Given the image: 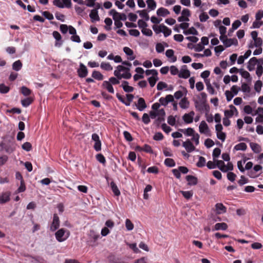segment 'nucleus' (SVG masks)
<instances>
[{"instance_id":"1","label":"nucleus","mask_w":263,"mask_h":263,"mask_svg":"<svg viewBox=\"0 0 263 263\" xmlns=\"http://www.w3.org/2000/svg\"><path fill=\"white\" fill-rule=\"evenodd\" d=\"M195 107L197 111L201 113H209L210 107L207 102H200L197 100L194 101Z\"/></svg>"},{"instance_id":"2","label":"nucleus","mask_w":263,"mask_h":263,"mask_svg":"<svg viewBox=\"0 0 263 263\" xmlns=\"http://www.w3.org/2000/svg\"><path fill=\"white\" fill-rule=\"evenodd\" d=\"M109 14L112 16V18L117 21H125L127 19V16L125 13H119L117 12L115 9H111L109 12Z\"/></svg>"},{"instance_id":"3","label":"nucleus","mask_w":263,"mask_h":263,"mask_svg":"<svg viewBox=\"0 0 263 263\" xmlns=\"http://www.w3.org/2000/svg\"><path fill=\"white\" fill-rule=\"evenodd\" d=\"M77 72L80 78H85L88 73L87 67L82 63H80L79 67L77 69Z\"/></svg>"},{"instance_id":"4","label":"nucleus","mask_w":263,"mask_h":263,"mask_svg":"<svg viewBox=\"0 0 263 263\" xmlns=\"http://www.w3.org/2000/svg\"><path fill=\"white\" fill-rule=\"evenodd\" d=\"M91 139L95 142L93 148L96 152H99L101 150V141L99 135L96 133H93L91 135Z\"/></svg>"},{"instance_id":"5","label":"nucleus","mask_w":263,"mask_h":263,"mask_svg":"<svg viewBox=\"0 0 263 263\" xmlns=\"http://www.w3.org/2000/svg\"><path fill=\"white\" fill-rule=\"evenodd\" d=\"M191 74L190 70L187 69L186 65L181 66L180 70L178 73V77L180 78L187 79L190 77Z\"/></svg>"},{"instance_id":"6","label":"nucleus","mask_w":263,"mask_h":263,"mask_svg":"<svg viewBox=\"0 0 263 263\" xmlns=\"http://www.w3.org/2000/svg\"><path fill=\"white\" fill-rule=\"evenodd\" d=\"M174 100V97L172 95H167L165 98L161 97L159 99V103L162 106H166L168 103L172 102Z\"/></svg>"},{"instance_id":"7","label":"nucleus","mask_w":263,"mask_h":263,"mask_svg":"<svg viewBox=\"0 0 263 263\" xmlns=\"http://www.w3.org/2000/svg\"><path fill=\"white\" fill-rule=\"evenodd\" d=\"M194 115V111H191L189 113L185 114L182 116V120L186 124L192 123L193 122Z\"/></svg>"},{"instance_id":"8","label":"nucleus","mask_w":263,"mask_h":263,"mask_svg":"<svg viewBox=\"0 0 263 263\" xmlns=\"http://www.w3.org/2000/svg\"><path fill=\"white\" fill-rule=\"evenodd\" d=\"M11 192L6 191L0 194V204H4L10 199Z\"/></svg>"},{"instance_id":"9","label":"nucleus","mask_w":263,"mask_h":263,"mask_svg":"<svg viewBox=\"0 0 263 263\" xmlns=\"http://www.w3.org/2000/svg\"><path fill=\"white\" fill-rule=\"evenodd\" d=\"M199 130L201 134H203L206 135L210 133V130L209 127L204 121H202L199 126Z\"/></svg>"},{"instance_id":"10","label":"nucleus","mask_w":263,"mask_h":263,"mask_svg":"<svg viewBox=\"0 0 263 263\" xmlns=\"http://www.w3.org/2000/svg\"><path fill=\"white\" fill-rule=\"evenodd\" d=\"M52 35L56 41L54 46L56 47H60L63 44L61 34L58 31H54L53 32Z\"/></svg>"},{"instance_id":"11","label":"nucleus","mask_w":263,"mask_h":263,"mask_svg":"<svg viewBox=\"0 0 263 263\" xmlns=\"http://www.w3.org/2000/svg\"><path fill=\"white\" fill-rule=\"evenodd\" d=\"M182 146L185 148L188 153H191L195 149V146L189 139L183 142Z\"/></svg>"},{"instance_id":"12","label":"nucleus","mask_w":263,"mask_h":263,"mask_svg":"<svg viewBox=\"0 0 263 263\" xmlns=\"http://www.w3.org/2000/svg\"><path fill=\"white\" fill-rule=\"evenodd\" d=\"M257 59L256 57L251 58L248 62L247 69L252 71L255 69L256 65H257Z\"/></svg>"},{"instance_id":"13","label":"nucleus","mask_w":263,"mask_h":263,"mask_svg":"<svg viewBox=\"0 0 263 263\" xmlns=\"http://www.w3.org/2000/svg\"><path fill=\"white\" fill-rule=\"evenodd\" d=\"M109 261L110 263H128L126 258L118 257L114 255L109 256Z\"/></svg>"},{"instance_id":"14","label":"nucleus","mask_w":263,"mask_h":263,"mask_svg":"<svg viewBox=\"0 0 263 263\" xmlns=\"http://www.w3.org/2000/svg\"><path fill=\"white\" fill-rule=\"evenodd\" d=\"M136 107L140 111L144 110L147 107V105L143 98H139L138 99Z\"/></svg>"},{"instance_id":"15","label":"nucleus","mask_w":263,"mask_h":263,"mask_svg":"<svg viewBox=\"0 0 263 263\" xmlns=\"http://www.w3.org/2000/svg\"><path fill=\"white\" fill-rule=\"evenodd\" d=\"M60 225L59 219L57 214H54L53 217V221L50 226V230L52 231H55L59 227Z\"/></svg>"},{"instance_id":"16","label":"nucleus","mask_w":263,"mask_h":263,"mask_svg":"<svg viewBox=\"0 0 263 263\" xmlns=\"http://www.w3.org/2000/svg\"><path fill=\"white\" fill-rule=\"evenodd\" d=\"M129 83L127 81H123L122 84L120 85L123 90L127 93L132 92L134 91V87L133 86H129Z\"/></svg>"},{"instance_id":"17","label":"nucleus","mask_w":263,"mask_h":263,"mask_svg":"<svg viewBox=\"0 0 263 263\" xmlns=\"http://www.w3.org/2000/svg\"><path fill=\"white\" fill-rule=\"evenodd\" d=\"M216 213L221 214L226 213L227 208L222 203H217L215 204Z\"/></svg>"},{"instance_id":"18","label":"nucleus","mask_w":263,"mask_h":263,"mask_svg":"<svg viewBox=\"0 0 263 263\" xmlns=\"http://www.w3.org/2000/svg\"><path fill=\"white\" fill-rule=\"evenodd\" d=\"M223 44L226 48H228L232 45L237 46L238 45V41L236 38L227 39L226 42H223Z\"/></svg>"},{"instance_id":"19","label":"nucleus","mask_w":263,"mask_h":263,"mask_svg":"<svg viewBox=\"0 0 263 263\" xmlns=\"http://www.w3.org/2000/svg\"><path fill=\"white\" fill-rule=\"evenodd\" d=\"M186 181L188 182V184L190 185H195L198 183V179L196 177L193 175H187L185 177Z\"/></svg>"},{"instance_id":"20","label":"nucleus","mask_w":263,"mask_h":263,"mask_svg":"<svg viewBox=\"0 0 263 263\" xmlns=\"http://www.w3.org/2000/svg\"><path fill=\"white\" fill-rule=\"evenodd\" d=\"M89 17L91 18L92 22L99 21L100 20V17L98 14V11L96 9H92L91 10L89 13Z\"/></svg>"},{"instance_id":"21","label":"nucleus","mask_w":263,"mask_h":263,"mask_svg":"<svg viewBox=\"0 0 263 263\" xmlns=\"http://www.w3.org/2000/svg\"><path fill=\"white\" fill-rule=\"evenodd\" d=\"M239 71L240 74L242 76V77H243L244 79H245L247 82H251L252 78H251L250 74L249 72L244 70L242 68L240 69Z\"/></svg>"},{"instance_id":"22","label":"nucleus","mask_w":263,"mask_h":263,"mask_svg":"<svg viewBox=\"0 0 263 263\" xmlns=\"http://www.w3.org/2000/svg\"><path fill=\"white\" fill-rule=\"evenodd\" d=\"M112 85L109 82L107 81H104L102 83V86L106 89L107 90L111 93H114V89Z\"/></svg>"},{"instance_id":"23","label":"nucleus","mask_w":263,"mask_h":263,"mask_svg":"<svg viewBox=\"0 0 263 263\" xmlns=\"http://www.w3.org/2000/svg\"><path fill=\"white\" fill-rule=\"evenodd\" d=\"M227 228L228 225L226 223H217L214 226V229L213 230V231L226 230Z\"/></svg>"},{"instance_id":"24","label":"nucleus","mask_w":263,"mask_h":263,"mask_svg":"<svg viewBox=\"0 0 263 263\" xmlns=\"http://www.w3.org/2000/svg\"><path fill=\"white\" fill-rule=\"evenodd\" d=\"M170 14V11L166 8L163 7L159 8L157 10V14L158 16L165 17Z\"/></svg>"},{"instance_id":"25","label":"nucleus","mask_w":263,"mask_h":263,"mask_svg":"<svg viewBox=\"0 0 263 263\" xmlns=\"http://www.w3.org/2000/svg\"><path fill=\"white\" fill-rule=\"evenodd\" d=\"M110 186L111 189V191H112L115 196H119L120 195V191L114 181H112L110 182Z\"/></svg>"},{"instance_id":"26","label":"nucleus","mask_w":263,"mask_h":263,"mask_svg":"<svg viewBox=\"0 0 263 263\" xmlns=\"http://www.w3.org/2000/svg\"><path fill=\"white\" fill-rule=\"evenodd\" d=\"M179 131L183 133L186 136H193L195 134L194 129L191 127H188L186 129H179Z\"/></svg>"},{"instance_id":"27","label":"nucleus","mask_w":263,"mask_h":263,"mask_svg":"<svg viewBox=\"0 0 263 263\" xmlns=\"http://www.w3.org/2000/svg\"><path fill=\"white\" fill-rule=\"evenodd\" d=\"M91 77L93 79H95L98 81H101V80H103L104 79L103 75L100 71L96 70H94L92 71Z\"/></svg>"},{"instance_id":"28","label":"nucleus","mask_w":263,"mask_h":263,"mask_svg":"<svg viewBox=\"0 0 263 263\" xmlns=\"http://www.w3.org/2000/svg\"><path fill=\"white\" fill-rule=\"evenodd\" d=\"M65 231L63 229H61L55 233V237L59 241H63L65 240L64 237Z\"/></svg>"},{"instance_id":"29","label":"nucleus","mask_w":263,"mask_h":263,"mask_svg":"<svg viewBox=\"0 0 263 263\" xmlns=\"http://www.w3.org/2000/svg\"><path fill=\"white\" fill-rule=\"evenodd\" d=\"M247 148V144L244 142H241L237 144H236L233 148V151H245Z\"/></svg>"},{"instance_id":"30","label":"nucleus","mask_w":263,"mask_h":263,"mask_svg":"<svg viewBox=\"0 0 263 263\" xmlns=\"http://www.w3.org/2000/svg\"><path fill=\"white\" fill-rule=\"evenodd\" d=\"M183 33L184 35H189L192 34L193 35H197L198 34V32L194 27H191L189 28V29L186 30H183Z\"/></svg>"},{"instance_id":"31","label":"nucleus","mask_w":263,"mask_h":263,"mask_svg":"<svg viewBox=\"0 0 263 263\" xmlns=\"http://www.w3.org/2000/svg\"><path fill=\"white\" fill-rule=\"evenodd\" d=\"M250 146L251 149L252 150V151L254 153H256V154H258L260 153V152L261 151V148H260V145L259 144H258L257 143H254V142H251L250 143Z\"/></svg>"},{"instance_id":"32","label":"nucleus","mask_w":263,"mask_h":263,"mask_svg":"<svg viewBox=\"0 0 263 263\" xmlns=\"http://www.w3.org/2000/svg\"><path fill=\"white\" fill-rule=\"evenodd\" d=\"M146 3L147 5V7L150 11L154 10L157 7V3L154 0H146Z\"/></svg>"},{"instance_id":"33","label":"nucleus","mask_w":263,"mask_h":263,"mask_svg":"<svg viewBox=\"0 0 263 263\" xmlns=\"http://www.w3.org/2000/svg\"><path fill=\"white\" fill-rule=\"evenodd\" d=\"M148 11H147L146 10H138L137 11V13H138L140 15V16L143 18H144L146 21H147L149 19V16L148 14Z\"/></svg>"},{"instance_id":"34","label":"nucleus","mask_w":263,"mask_h":263,"mask_svg":"<svg viewBox=\"0 0 263 263\" xmlns=\"http://www.w3.org/2000/svg\"><path fill=\"white\" fill-rule=\"evenodd\" d=\"M165 55L168 58L172 59V62H175L177 60V57L174 56V51L173 49H167L165 52Z\"/></svg>"},{"instance_id":"35","label":"nucleus","mask_w":263,"mask_h":263,"mask_svg":"<svg viewBox=\"0 0 263 263\" xmlns=\"http://www.w3.org/2000/svg\"><path fill=\"white\" fill-rule=\"evenodd\" d=\"M164 24H162L159 25V26L157 25H153L152 26V28L154 30V31L155 32L156 34H158L161 32L162 33L163 32Z\"/></svg>"},{"instance_id":"36","label":"nucleus","mask_w":263,"mask_h":263,"mask_svg":"<svg viewBox=\"0 0 263 263\" xmlns=\"http://www.w3.org/2000/svg\"><path fill=\"white\" fill-rule=\"evenodd\" d=\"M53 4L59 8H64L66 6V0H54Z\"/></svg>"},{"instance_id":"37","label":"nucleus","mask_w":263,"mask_h":263,"mask_svg":"<svg viewBox=\"0 0 263 263\" xmlns=\"http://www.w3.org/2000/svg\"><path fill=\"white\" fill-rule=\"evenodd\" d=\"M214 162L216 164V167H217L219 170H220L222 172L223 169L224 168L225 163L223 161L219 160L218 159H216L214 160Z\"/></svg>"},{"instance_id":"38","label":"nucleus","mask_w":263,"mask_h":263,"mask_svg":"<svg viewBox=\"0 0 263 263\" xmlns=\"http://www.w3.org/2000/svg\"><path fill=\"white\" fill-rule=\"evenodd\" d=\"M189 102L187 101L186 98H182L179 102V106L182 109H186L188 108Z\"/></svg>"},{"instance_id":"39","label":"nucleus","mask_w":263,"mask_h":263,"mask_svg":"<svg viewBox=\"0 0 263 263\" xmlns=\"http://www.w3.org/2000/svg\"><path fill=\"white\" fill-rule=\"evenodd\" d=\"M164 164L170 167H174L176 165L175 161L171 158H166L164 162Z\"/></svg>"},{"instance_id":"40","label":"nucleus","mask_w":263,"mask_h":263,"mask_svg":"<svg viewBox=\"0 0 263 263\" xmlns=\"http://www.w3.org/2000/svg\"><path fill=\"white\" fill-rule=\"evenodd\" d=\"M206 159L202 156H199L198 162L196 163V166L198 167H202L205 165Z\"/></svg>"},{"instance_id":"41","label":"nucleus","mask_w":263,"mask_h":263,"mask_svg":"<svg viewBox=\"0 0 263 263\" xmlns=\"http://www.w3.org/2000/svg\"><path fill=\"white\" fill-rule=\"evenodd\" d=\"M22 67V63L20 60L14 62L12 64V69L15 71H19Z\"/></svg>"},{"instance_id":"42","label":"nucleus","mask_w":263,"mask_h":263,"mask_svg":"<svg viewBox=\"0 0 263 263\" xmlns=\"http://www.w3.org/2000/svg\"><path fill=\"white\" fill-rule=\"evenodd\" d=\"M101 69L106 71H110L112 69V67L110 65L109 63L102 62L100 65Z\"/></svg>"},{"instance_id":"43","label":"nucleus","mask_w":263,"mask_h":263,"mask_svg":"<svg viewBox=\"0 0 263 263\" xmlns=\"http://www.w3.org/2000/svg\"><path fill=\"white\" fill-rule=\"evenodd\" d=\"M158 80L159 78L158 77V76L156 77H150L147 79V81L151 87H153L155 85L157 81H158Z\"/></svg>"},{"instance_id":"44","label":"nucleus","mask_w":263,"mask_h":263,"mask_svg":"<svg viewBox=\"0 0 263 263\" xmlns=\"http://www.w3.org/2000/svg\"><path fill=\"white\" fill-rule=\"evenodd\" d=\"M104 23L106 24L105 29L106 30L109 31L111 29V26L112 24V20L109 17H107L104 20Z\"/></svg>"},{"instance_id":"45","label":"nucleus","mask_w":263,"mask_h":263,"mask_svg":"<svg viewBox=\"0 0 263 263\" xmlns=\"http://www.w3.org/2000/svg\"><path fill=\"white\" fill-rule=\"evenodd\" d=\"M33 101V99L30 98H26L21 101V103L22 105L24 107H28Z\"/></svg>"},{"instance_id":"46","label":"nucleus","mask_w":263,"mask_h":263,"mask_svg":"<svg viewBox=\"0 0 263 263\" xmlns=\"http://www.w3.org/2000/svg\"><path fill=\"white\" fill-rule=\"evenodd\" d=\"M180 193L182 196L186 199H190L193 195V193L192 191H180Z\"/></svg>"},{"instance_id":"47","label":"nucleus","mask_w":263,"mask_h":263,"mask_svg":"<svg viewBox=\"0 0 263 263\" xmlns=\"http://www.w3.org/2000/svg\"><path fill=\"white\" fill-rule=\"evenodd\" d=\"M221 154V149L219 148H215L213 151L212 157L213 160H215L219 157Z\"/></svg>"},{"instance_id":"48","label":"nucleus","mask_w":263,"mask_h":263,"mask_svg":"<svg viewBox=\"0 0 263 263\" xmlns=\"http://www.w3.org/2000/svg\"><path fill=\"white\" fill-rule=\"evenodd\" d=\"M205 84H206V87H207V90L208 91V92L211 94V95H214L215 93V91L214 89V88L212 87V86L211 85L210 82H209V80H205Z\"/></svg>"},{"instance_id":"49","label":"nucleus","mask_w":263,"mask_h":263,"mask_svg":"<svg viewBox=\"0 0 263 263\" xmlns=\"http://www.w3.org/2000/svg\"><path fill=\"white\" fill-rule=\"evenodd\" d=\"M96 158L98 161L100 163L105 164L106 163V159L105 157L101 153H99L96 155Z\"/></svg>"},{"instance_id":"50","label":"nucleus","mask_w":263,"mask_h":263,"mask_svg":"<svg viewBox=\"0 0 263 263\" xmlns=\"http://www.w3.org/2000/svg\"><path fill=\"white\" fill-rule=\"evenodd\" d=\"M125 227L127 231H130L133 230L134 228V224L131 220L129 219H126L125 220Z\"/></svg>"},{"instance_id":"51","label":"nucleus","mask_w":263,"mask_h":263,"mask_svg":"<svg viewBox=\"0 0 263 263\" xmlns=\"http://www.w3.org/2000/svg\"><path fill=\"white\" fill-rule=\"evenodd\" d=\"M146 76L152 75V77H156L158 76V72L156 69H147L145 71Z\"/></svg>"},{"instance_id":"52","label":"nucleus","mask_w":263,"mask_h":263,"mask_svg":"<svg viewBox=\"0 0 263 263\" xmlns=\"http://www.w3.org/2000/svg\"><path fill=\"white\" fill-rule=\"evenodd\" d=\"M126 245L129 247L130 249H131L134 253H137L139 252V249L137 247L136 243H129L127 242Z\"/></svg>"},{"instance_id":"53","label":"nucleus","mask_w":263,"mask_h":263,"mask_svg":"<svg viewBox=\"0 0 263 263\" xmlns=\"http://www.w3.org/2000/svg\"><path fill=\"white\" fill-rule=\"evenodd\" d=\"M233 165L232 162H230L229 161L227 163V165L225 164L224 168L223 169L222 172L226 173L229 172V171L231 172L233 170Z\"/></svg>"},{"instance_id":"54","label":"nucleus","mask_w":263,"mask_h":263,"mask_svg":"<svg viewBox=\"0 0 263 263\" xmlns=\"http://www.w3.org/2000/svg\"><path fill=\"white\" fill-rule=\"evenodd\" d=\"M262 85V83L260 80L256 81L254 84V89L257 92H259L261 91Z\"/></svg>"},{"instance_id":"55","label":"nucleus","mask_w":263,"mask_h":263,"mask_svg":"<svg viewBox=\"0 0 263 263\" xmlns=\"http://www.w3.org/2000/svg\"><path fill=\"white\" fill-rule=\"evenodd\" d=\"M21 92L25 96H28L31 93V90L26 86L21 87Z\"/></svg>"},{"instance_id":"56","label":"nucleus","mask_w":263,"mask_h":263,"mask_svg":"<svg viewBox=\"0 0 263 263\" xmlns=\"http://www.w3.org/2000/svg\"><path fill=\"white\" fill-rule=\"evenodd\" d=\"M138 26L139 28L144 29L148 26V25L146 23V21L141 19L138 21Z\"/></svg>"},{"instance_id":"57","label":"nucleus","mask_w":263,"mask_h":263,"mask_svg":"<svg viewBox=\"0 0 263 263\" xmlns=\"http://www.w3.org/2000/svg\"><path fill=\"white\" fill-rule=\"evenodd\" d=\"M156 50L158 53H162L164 50V46L161 43H158L156 45Z\"/></svg>"},{"instance_id":"58","label":"nucleus","mask_w":263,"mask_h":263,"mask_svg":"<svg viewBox=\"0 0 263 263\" xmlns=\"http://www.w3.org/2000/svg\"><path fill=\"white\" fill-rule=\"evenodd\" d=\"M199 18L201 22H204L209 18V16L206 12H202L199 15Z\"/></svg>"},{"instance_id":"59","label":"nucleus","mask_w":263,"mask_h":263,"mask_svg":"<svg viewBox=\"0 0 263 263\" xmlns=\"http://www.w3.org/2000/svg\"><path fill=\"white\" fill-rule=\"evenodd\" d=\"M236 177V175L232 172H229L227 174V178L231 182H234Z\"/></svg>"},{"instance_id":"60","label":"nucleus","mask_w":263,"mask_h":263,"mask_svg":"<svg viewBox=\"0 0 263 263\" xmlns=\"http://www.w3.org/2000/svg\"><path fill=\"white\" fill-rule=\"evenodd\" d=\"M249 182V180L244 176H241L240 179L238 181V183L240 186H242Z\"/></svg>"},{"instance_id":"61","label":"nucleus","mask_w":263,"mask_h":263,"mask_svg":"<svg viewBox=\"0 0 263 263\" xmlns=\"http://www.w3.org/2000/svg\"><path fill=\"white\" fill-rule=\"evenodd\" d=\"M167 87V85L166 83L160 81L158 83L157 85V89L158 90H162L164 88H166Z\"/></svg>"},{"instance_id":"62","label":"nucleus","mask_w":263,"mask_h":263,"mask_svg":"<svg viewBox=\"0 0 263 263\" xmlns=\"http://www.w3.org/2000/svg\"><path fill=\"white\" fill-rule=\"evenodd\" d=\"M164 138L163 134L161 132H157L153 136V139L155 141L162 140Z\"/></svg>"},{"instance_id":"63","label":"nucleus","mask_w":263,"mask_h":263,"mask_svg":"<svg viewBox=\"0 0 263 263\" xmlns=\"http://www.w3.org/2000/svg\"><path fill=\"white\" fill-rule=\"evenodd\" d=\"M241 24L239 20H235L232 24V31L236 30Z\"/></svg>"},{"instance_id":"64","label":"nucleus","mask_w":263,"mask_h":263,"mask_svg":"<svg viewBox=\"0 0 263 263\" xmlns=\"http://www.w3.org/2000/svg\"><path fill=\"white\" fill-rule=\"evenodd\" d=\"M263 18V10H259L255 14V20L260 21Z\"/></svg>"}]
</instances>
